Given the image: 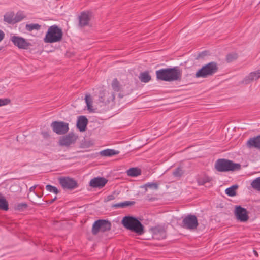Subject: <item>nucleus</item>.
<instances>
[{
    "label": "nucleus",
    "mask_w": 260,
    "mask_h": 260,
    "mask_svg": "<svg viewBox=\"0 0 260 260\" xmlns=\"http://www.w3.org/2000/svg\"><path fill=\"white\" fill-rule=\"evenodd\" d=\"M182 72L178 67L161 69L156 71V78L158 80L172 82L181 81Z\"/></svg>",
    "instance_id": "f257e3e1"
},
{
    "label": "nucleus",
    "mask_w": 260,
    "mask_h": 260,
    "mask_svg": "<svg viewBox=\"0 0 260 260\" xmlns=\"http://www.w3.org/2000/svg\"><path fill=\"white\" fill-rule=\"evenodd\" d=\"M121 223L126 229L134 231L138 235H142L144 233L143 225L134 217L125 216L123 218Z\"/></svg>",
    "instance_id": "f03ea898"
},
{
    "label": "nucleus",
    "mask_w": 260,
    "mask_h": 260,
    "mask_svg": "<svg viewBox=\"0 0 260 260\" xmlns=\"http://www.w3.org/2000/svg\"><path fill=\"white\" fill-rule=\"evenodd\" d=\"M63 36L62 29L56 25L50 26L44 38L46 43H53L60 42Z\"/></svg>",
    "instance_id": "7ed1b4c3"
},
{
    "label": "nucleus",
    "mask_w": 260,
    "mask_h": 260,
    "mask_svg": "<svg viewBox=\"0 0 260 260\" xmlns=\"http://www.w3.org/2000/svg\"><path fill=\"white\" fill-rule=\"evenodd\" d=\"M215 168L219 172H225L239 170L241 165L230 160L219 159L215 162Z\"/></svg>",
    "instance_id": "20e7f679"
},
{
    "label": "nucleus",
    "mask_w": 260,
    "mask_h": 260,
    "mask_svg": "<svg viewBox=\"0 0 260 260\" xmlns=\"http://www.w3.org/2000/svg\"><path fill=\"white\" fill-rule=\"evenodd\" d=\"M218 70V64L216 62L212 61L204 65L201 69L199 70L195 74L197 78H206L213 76L216 73Z\"/></svg>",
    "instance_id": "39448f33"
},
{
    "label": "nucleus",
    "mask_w": 260,
    "mask_h": 260,
    "mask_svg": "<svg viewBox=\"0 0 260 260\" xmlns=\"http://www.w3.org/2000/svg\"><path fill=\"white\" fill-rule=\"evenodd\" d=\"M198 226V219L194 215H188L182 220V226L185 229L194 230L197 228Z\"/></svg>",
    "instance_id": "423d86ee"
},
{
    "label": "nucleus",
    "mask_w": 260,
    "mask_h": 260,
    "mask_svg": "<svg viewBox=\"0 0 260 260\" xmlns=\"http://www.w3.org/2000/svg\"><path fill=\"white\" fill-rule=\"evenodd\" d=\"M111 229V223L105 220H98L92 226V232L93 235H96L100 231L105 232Z\"/></svg>",
    "instance_id": "0eeeda50"
},
{
    "label": "nucleus",
    "mask_w": 260,
    "mask_h": 260,
    "mask_svg": "<svg viewBox=\"0 0 260 260\" xmlns=\"http://www.w3.org/2000/svg\"><path fill=\"white\" fill-rule=\"evenodd\" d=\"M77 138L78 136L72 132L68 134L63 135L60 137L59 145L61 146L68 147L70 145L74 144L77 140Z\"/></svg>",
    "instance_id": "6e6552de"
},
{
    "label": "nucleus",
    "mask_w": 260,
    "mask_h": 260,
    "mask_svg": "<svg viewBox=\"0 0 260 260\" xmlns=\"http://www.w3.org/2000/svg\"><path fill=\"white\" fill-rule=\"evenodd\" d=\"M235 216L237 220L245 222L249 218L247 210L240 206H236L234 211Z\"/></svg>",
    "instance_id": "1a4fd4ad"
},
{
    "label": "nucleus",
    "mask_w": 260,
    "mask_h": 260,
    "mask_svg": "<svg viewBox=\"0 0 260 260\" xmlns=\"http://www.w3.org/2000/svg\"><path fill=\"white\" fill-rule=\"evenodd\" d=\"M59 183L64 189H72L78 186L77 181L69 177L60 178Z\"/></svg>",
    "instance_id": "9d476101"
},
{
    "label": "nucleus",
    "mask_w": 260,
    "mask_h": 260,
    "mask_svg": "<svg viewBox=\"0 0 260 260\" xmlns=\"http://www.w3.org/2000/svg\"><path fill=\"white\" fill-rule=\"evenodd\" d=\"M13 44L19 48L27 49L30 43L23 38L18 36H13L11 39Z\"/></svg>",
    "instance_id": "9b49d317"
},
{
    "label": "nucleus",
    "mask_w": 260,
    "mask_h": 260,
    "mask_svg": "<svg viewBox=\"0 0 260 260\" xmlns=\"http://www.w3.org/2000/svg\"><path fill=\"white\" fill-rule=\"evenodd\" d=\"M108 180L104 177H98L90 180L89 185L93 188H102L107 183Z\"/></svg>",
    "instance_id": "f8f14e48"
},
{
    "label": "nucleus",
    "mask_w": 260,
    "mask_h": 260,
    "mask_svg": "<svg viewBox=\"0 0 260 260\" xmlns=\"http://www.w3.org/2000/svg\"><path fill=\"white\" fill-rule=\"evenodd\" d=\"M260 78V70L251 72L248 75L246 76L242 81V83L248 84L250 82L256 80Z\"/></svg>",
    "instance_id": "ddd939ff"
},
{
    "label": "nucleus",
    "mask_w": 260,
    "mask_h": 260,
    "mask_svg": "<svg viewBox=\"0 0 260 260\" xmlns=\"http://www.w3.org/2000/svg\"><path fill=\"white\" fill-rule=\"evenodd\" d=\"M51 126L52 130H69V123L64 121H53Z\"/></svg>",
    "instance_id": "4468645a"
},
{
    "label": "nucleus",
    "mask_w": 260,
    "mask_h": 260,
    "mask_svg": "<svg viewBox=\"0 0 260 260\" xmlns=\"http://www.w3.org/2000/svg\"><path fill=\"white\" fill-rule=\"evenodd\" d=\"M88 123V119L85 116H79L78 117L76 126L79 130H85Z\"/></svg>",
    "instance_id": "2eb2a0df"
},
{
    "label": "nucleus",
    "mask_w": 260,
    "mask_h": 260,
    "mask_svg": "<svg viewBox=\"0 0 260 260\" xmlns=\"http://www.w3.org/2000/svg\"><path fill=\"white\" fill-rule=\"evenodd\" d=\"M249 148H256L260 149V136L250 138L247 142Z\"/></svg>",
    "instance_id": "dca6fc26"
},
{
    "label": "nucleus",
    "mask_w": 260,
    "mask_h": 260,
    "mask_svg": "<svg viewBox=\"0 0 260 260\" xmlns=\"http://www.w3.org/2000/svg\"><path fill=\"white\" fill-rule=\"evenodd\" d=\"M79 25L81 27L86 26L88 24L90 20V15L89 13L82 12L79 17Z\"/></svg>",
    "instance_id": "f3484780"
},
{
    "label": "nucleus",
    "mask_w": 260,
    "mask_h": 260,
    "mask_svg": "<svg viewBox=\"0 0 260 260\" xmlns=\"http://www.w3.org/2000/svg\"><path fill=\"white\" fill-rule=\"evenodd\" d=\"M153 236L159 240L164 239L166 236V232L162 228H155L153 230Z\"/></svg>",
    "instance_id": "a211bd4d"
},
{
    "label": "nucleus",
    "mask_w": 260,
    "mask_h": 260,
    "mask_svg": "<svg viewBox=\"0 0 260 260\" xmlns=\"http://www.w3.org/2000/svg\"><path fill=\"white\" fill-rule=\"evenodd\" d=\"M127 174L129 176L137 177L141 173V170L138 168H131L127 170Z\"/></svg>",
    "instance_id": "6ab92c4d"
},
{
    "label": "nucleus",
    "mask_w": 260,
    "mask_h": 260,
    "mask_svg": "<svg viewBox=\"0 0 260 260\" xmlns=\"http://www.w3.org/2000/svg\"><path fill=\"white\" fill-rule=\"evenodd\" d=\"M238 188L237 185H232L225 189V193L229 197H234L236 194V190Z\"/></svg>",
    "instance_id": "aec40b11"
},
{
    "label": "nucleus",
    "mask_w": 260,
    "mask_h": 260,
    "mask_svg": "<svg viewBox=\"0 0 260 260\" xmlns=\"http://www.w3.org/2000/svg\"><path fill=\"white\" fill-rule=\"evenodd\" d=\"M118 151L114 149H107L100 152V154L104 156H111L118 154Z\"/></svg>",
    "instance_id": "412c9836"
},
{
    "label": "nucleus",
    "mask_w": 260,
    "mask_h": 260,
    "mask_svg": "<svg viewBox=\"0 0 260 260\" xmlns=\"http://www.w3.org/2000/svg\"><path fill=\"white\" fill-rule=\"evenodd\" d=\"M41 25L37 23L27 24L25 25V29L29 32L34 30H39L41 29Z\"/></svg>",
    "instance_id": "4be33fe9"
},
{
    "label": "nucleus",
    "mask_w": 260,
    "mask_h": 260,
    "mask_svg": "<svg viewBox=\"0 0 260 260\" xmlns=\"http://www.w3.org/2000/svg\"><path fill=\"white\" fill-rule=\"evenodd\" d=\"M139 79L141 82L147 83L151 80V76L148 72H144L140 73Z\"/></svg>",
    "instance_id": "5701e85b"
},
{
    "label": "nucleus",
    "mask_w": 260,
    "mask_h": 260,
    "mask_svg": "<svg viewBox=\"0 0 260 260\" xmlns=\"http://www.w3.org/2000/svg\"><path fill=\"white\" fill-rule=\"evenodd\" d=\"M4 21L9 23H14V14L13 13H6L4 16Z\"/></svg>",
    "instance_id": "b1692460"
},
{
    "label": "nucleus",
    "mask_w": 260,
    "mask_h": 260,
    "mask_svg": "<svg viewBox=\"0 0 260 260\" xmlns=\"http://www.w3.org/2000/svg\"><path fill=\"white\" fill-rule=\"evenodd\" d=\"M0 209L7 211L8 210V203L4 197L0 193Z\"/></svg>",
    "instance_id": "393cba45"
},
{
    "label": "nucleus",
    "mask_w": 260,
    "mask_h": 260,
    "mask_svg": "<svg viewBox=\"0 0 260 260\" xmlns=\"http://www.w3.org/2000/svg\"><path fill=\"white\" fill-rule=\"evenodd\" d=\"M251 187L260 191V177L254 179L251 183Z\"/></svg>",
    "instance_id": "a878e982"
},
{
    "label": "nucleus",
    "mask_w": 260,
    "mask_h": 260,
    "mask_svg": "<svg viewBox=\"0 0 260 260\" xmlns=\"http://www.w3.org/2000/svg\"><path fill=\"white\" fill-rule=\"evenodd\" d=\"M25 17V15L23 12H18L14 17V23L21 21Z\"/></svg>",
    "instance_id": "bb28decb"
},
{
    "label": "nucleus",
    "mask_w": 260,
    "mask_h": 260,
    "mask_svg": "<svg viewBox=\"0 0 260 260\" xmlns=\"http://www.w3.org/2000/svg\"><path fill=\"white\" fill-rule=\"evenodd\" d=\"M238 58V55L236 53H229L226 56V60L228 62H231Z\"/></svg>",
    "instance_id": "cd10ccee"
},
{
    "label": "nucleus",
    "mask_w": 260,
    "mask_h": 260,
    "mask_svg": "<svg viewBox=\"0 0 260 260\" xmlns=\"http://www.w3.org/2000/svg\"><path fill=\"white\" fill-rule=\"evenodd\" d=\"M112 89L115 91H119L120 84L116 78H115L113 80L112 82Z\"/></svg>",
    "instance_id": "c85d7f7f"
},
{
    "label": "nucleus",
    "mask_w": 260,
    "mask_h": 260,
    "mask_svg": "<svg viewBox=\"0 0 260 260\" xmlns=\"http://www.w3.org/2000/svg\"><path fill=\"white\" fill-rule=\"evenodd\" d=\"M183 173V171L180 167H178L173 172V175L175 177H180Z\"/></svg>",
    "instance_id": "c756f323"
},
{
    "label": "nucleus",
    "mask_w": 260,
    "mask_h": 260,
    "mask_svg": "<svg viewBox=\"0 0 260 260\" xmlns=\"http://www.w3.org/2000/svg\"><path fill=\"white\" fill-rule=\"evenodd\" d=\"M46 189L49 192H53L55 194H57L58 192L57 188L56 187L51 185H47L46 186Z\"/></svg>",
    "instance_id": "7c9ffc66"
},
{
    "label": "nucleus",
    "mask_w": 260,
    "mask_h": 260,
    "mask_svg": "<svg viewBox=\"0 0 260 260\" xmlns=\"http://www.w3.org/2000/svg\"><path fill=\"white\" fill-rule=\"evenodd\" d=\"M27 207V205L25 203H21L16 204L15 209L18 211H22Z\"/></svg>",
    "instance_id": "2f4dec72"
},
{
    "label": "nucleus",
    "mask_w": 260,
    "mask_h": 260,
    "mask_svg": "<svg viewBox=\"0 0 260 260\" xmlns=\"http://www.w3.org/2000/svg\"><path fill=\"white\" fill-rule=\"evenodd\" d=\"M11 102V100L9 99H0V107L7 105Z\"/></svg>",
    "instance_id": "473e14b6"
},
{
    "label": "nucleus",
    "mask_w": 260,
    "mask_h": 260,
    "mask_svg": "<svg viewBox=\"0 0 260 260\" xmlns=\"http://www.w3.org/2000/svg\"><path fill=\"white\" fill-rule=\"evenodd\" d=\"M131 205V203L129 201H125L124 202H122L120 203L116 204L114 205V207H124L126 206H128Z\"/></svg>",
    "instance_id": "72a5a7b5"
},
{
    "label": "nucleus",
    "mask_w": 260,
    "mask_h": 260,
    "mask_svg": "<svg viewBox=\"0 0 260 260\" xmlns=\"http://www.w3.org/2000/svg\"><path fill=\"white\" fill-rule=\"evenodd\" d=\"M85 102L87 104L88 109H90L91 106V98L89 95H86L85 98Z\"/></svg>",
    "instance_id": "f704fd0d"
},
{
    "label": "nucleus",
    "mask_w": 260,
    "mask_h": 260,
    "mask_svg": "<svg viewBox=\"0 0 260 260\" xmlns=\"http://www.w3.org/2000/svg\"><path fill=\"white\" fill-rule=\"evenodd\" d=\"M144 187H149V188H154L155 189H157L158 185L156 183H148L146 184Z\"/></svg>",
    "instance_id": "c9c22d12"
},
{
    "label": "nucleus",
    "mask_w": 260,
    "mask_h": 260,
    "mask_svg": "<svg viewBox=\"0 0 260 260\" xmlns=\"http://www.w3.org/2000/svg\"><path fill=\"white\" fill-rule=\"evenodd\" d=\"M115 198V197L114 194H110L107 196V197L105 199V202H109L112 200H114Z\"/></svg>",
    "instance_id": "e433bc0d"
},
{
    "label": "nucleus",
    "mask_w": 260,
    "mask_h": 260,
    "mask_svg": "<svg viewBox=\"0 0 260 260\" xmlns=\"http://www.w3.org/2000/svg\"><path fill=\"white\" fill-rule=\"evenodd\" d=\"M210 181V179L209 178H206L205 179H203V180H199L198 181V182L201 185H203L206 182H208Z\"/></svg>",
    "instance_id": "4c0bfd02"
},
{
    "label": "nucleus",
    "mask_w": 260,
    "mask_h": 260,
    "mask_svg": "<svg viewBox=\"0 0 260 260\" xmlns=\"http://www.w3.org/2000/svg\"><path fill=\"white\" fill-rule=\"evenodd\" d=\"M5 33L0 29V42L3 40L5 37Z\"/></svg>",
    "instance_id": "58836bf2"
},
{
    "label": "nucleus",
    "mask_w": 260,
    "mask_h": 260,
    "mask_svg": "<svg viewBox=\"0 0 260 260\" xmlns=\"http://www.w3.org/2000/svg\"><path fill=\"white\" fill-rule=\"evenodd\" d=\"M36 187V185L30 187L29 188V191H30V192H32V193L34 194H35V195H37V193L35 192V189Z\"/></svg>",
    "instance_id": "ea45409f"
},
{
    "label": "nucleus",
    "mask_w": 260,
    "mask_h": 260,
    "mask_svg": "<svg viewBox=\"0 0 260 260\" xmlns=\"http://www.w3.org/2000/svg\"><path fill=\"white\" fill-rule=\"evenodd\" d=\"M55 132L57 134L61 135V134H62V133L63 131H55Z\"/></svg>",
    "instance_id": "a19ab883"
},
{
    "label": "nucleus",
    "mask_w": 260,
    "mask_h": 260,
    "mask_svg": "<svg viewBox=\"0 0 260 260\" xmlns=\"http://www.w3.org/2000/svg\"><path fill=\"white\" fill-rule=\"evenodd\" d=\"M55 199H56V197H55V198L52 200V201H51V202H52L53 201H54V200H55Z\"/></svg>",
    "instance_id": "79ce46f5"
},
{
    "label": "nucleus",
    "mask_w": 260,
    "mask_h": 260,
    "mask_svg": "<svg viewBox=\"0 0 260 260\" xmlns=\"http://www.w3.org/2000/svg\"><path fill=\"white\" fill-rule=\"evenodd\" d=\"M2 49V47H0V51Z\"/></svg>",
    "instance_id": "37998d69"
},
{
    "label": "nucleus",
    "mask_w": 260,
    "mask_h": 260,
    "mask_svg": "<svg viewBox=\"0 0 260 260\" xmlns=\"http://www.w3.org/2000/svg\"><path fill=\"white\" fill-rule=\"evenodd\" d=\"M46 133H42L43 135H45Z\"/></svg>",
    "instance_id": "c03bdc74"
}]
</instances>
